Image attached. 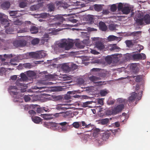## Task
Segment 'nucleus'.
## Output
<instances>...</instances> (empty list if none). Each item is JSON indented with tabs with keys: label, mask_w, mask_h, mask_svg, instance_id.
Instances as JSON below:
<instances>
[{
	"label": "nucleus",
	"mask_w": 150,
	"mask_h": 150,
	"mask_svg": "<svg viewBox=\"0 0 150 150\" xmlns=\"http://www.w3.org/2000/svg\"><path fill=\"white\" fill-rule=\"evenodd\" d=\"M40 42V40L38 38H35L33 39L31 41V43L33 45H35L38 44Z\"/></svg>",
	"instance_id": "nucleus-42"
},
{
	"label": "nucleus",
	"mask_w": 150,
	"mask_h": 150,
	"mask_svg": "<svg viewBox=\"0 0 150 150\" xmlns=\"http://www.w3.org/2000/svg\"><path fill=\"white\" fill-rule=\"evenodd\" d=\"M84 81L83 79L79 78L77 80V83L78 84L82 85L84 83Z\"/></svg>",
	"instance_id": "nucleus-45"
},
{
	"label": "nucleus",
	"mask_w": 150,
	"mask_h": 150,
	"mask_svg": "<svg viewBox=\"0 0 150 150\" xmlns=\"http://www.w3.org/2000/svg\"><path fill=\"white\" fill-rule=\"evenodd\" d=\"M31 118L32 121L36 123H39L42 121V119L38 116H32Z\"/></svg>",
	"instance_id": "nucleus-21"
},
{
	"label": "nucleus",
	"mask_w": 150,
	"mask_h": 150,
	"mask_svg": "<svg viewBox=\"0 0 150 150\" xmlns=\"http://www.w3.org/2000/svg\"><path fill=\"white\" fill-rule=\"evenodd\" d=\"M17 90L18 89L17 87L15 86H10L8 89V90L10 94L11 95L15 97H16V96H14L18 94V93L17 92Z\"/></svg>",
	"instance_id": "nucleus-7"
},
{
	"label": "nucleus",
	"mask_w": 150,
	"mask_h": 150,
	"mask_svg": "<svg viewBox=\"0 0 150 150\" xmlns=\"http://www.w3.org/2000/svg\"><path fill=\"white\" fill-rule=\"evenodd\" d=\"M48 6V8L50 11H52L54 10V6L53 4H49Z\"/></svg>",
	"instance_id": "nucleus-43"
},
{
	"label": "nucleus",
	"mask_w": 150,
	"mask_h": 150,
	"mask_svg": "<svg viewBox=\"0 0 150 150\" xmlns=\"http://www.w3.org/2000/svg\"><path fill=\"white\" fill-rule=\"evenodd\" d=\"M130 69L133 72L136 71L138 69L137 65L136 63L132 64L130 67Z\"/></svg>",
	"instance_id": "nucleus-25"
},
{
	"label": "nucleus",
	"mask_w": 150,
	"mask_h": 150,
	"mask_svg": "<svg viewBox=\"0 0 150 150\" xmlns=\"http://www.w3.org/2000/svg\"><path fill=\"white\" fill-rule=\"evenodd\" d=\"M134 19H150V16L149 14L144 15L142 12L140 11H138L135 13H132L131 16H134Z\"/></svg>",
	"instance_id": "nucleus-1"
},
{
	"label": "nucleus",
	"mask_w": 150,
	"mask_h": 150,
	"mask_svg": "<svg viewBox=\"0 0 150 150\" xmlns=\"http://www.w3.org/2000/svg\"><path fill=\"white\" fill-rule=\"evenodd\" d=\"M117 101L119 103H125L127 102V100L122 98H118L117 100Z\"/></svg>",
	"instance_id": "nucleus-46"
},
{
	"label": "nucleus",
	"mask_w": 150,
	"mask_h": 150,
	"mask_svg": "<svg viewBox=\"0 0 150 150\" xmlns=\"http://www.w3.org/2000/svg\"><path fill=\"white\" fill-rule=\"evenodd\" d=\"M135 77V81L137 82H139L142 80V75H139L137 76L132 75L129 76L130 78H134Z\"/></svg>",
	"instance_id": "nucleus-22"
},
{
	"label": "nucleus",
	"mask_w": 150,
	"mask_h": 150,
	"mask_svg": "<svg viewBox=\"0 0 150 150\" xmlns=\"http://www.w3.org/2000/svg\"><path fill=\"white\" fill-rule=\"evenodd\" d=\"M22 21H19V19H17L16 21L14 22V24L15 25H20L22 24Z\"/></svg>",
	"instance_id": "nucleus-51"
},
{
	"label": "nucleus",
	"mask_w": 150,
	"mask_h": 150,
	"mask_svg": "<svg viewBox=\"0 0 150 150\" xmlns=\"http://www.w3.org/2000/svg\"><path fill=\"white\" fill-rule=\"evenodd\" d=\"M77 18L76 16L75 15L64 14L58 15L55 19H73Z\"/></svg>",
	"instance_id": "nucleus-6"
},
{
	"label": "nucleus",
	"mask_w": 150,
	"mask_h": 150,
	"mask_svg": "<svg viewBox=\"0 0 150 150\" xmlns=\"http://www.w3.org/2000/svg\"><path fill=\"white\" fill-rule=\"evenodd\" d=\"M27 76L29 77H33L35 76V73L32 71H28L27 72Z\"/></svg>",
	"instance_id": "nucleus-35"
},
{
	"label": "nucleus",
	"mask_w": 150,
	"mask_h": 150,
	"mask_svg": "<svg viewBox=\"0 0 150 150\" xmlns=\"http://www.w3.org/2000/svg\"><path fill=\"white\" fill-rule=\"evenodd\" d=\"M36 111L38 113H40L43 112V110L42 108H37Z\"/></svg>",
	"instance_id": "nucleus-60"
},
{
	"label": "nucleus",
	"mask_w": 150,
	"mask_h": 150,
	"mask_svg": "<svg viewBox=\"0 0 150 150\" xmlns=\"http://www.w3.org/2000/svg\"><path fill=\"white\" fill-rule=\"evenodd\" d=\"M24 99L26 102H28L30 100V97L26 95H25L24 96Z\"/></svg>",
	"instance_id": "nucleus-56"
},
{
	"label": "nucleus",
	"mask_w": 150,
	"mask_h": 150,
	"mask_svg": "<svg viewBox=\"0 0 150 150\" xmlns=\"http://www.w3.org/2000/svg\"><path fill=\"white\" fill-rule=\"evenodd\" d=\"M69 64L70 65V67L71 70H75L78 68V66L75 64H73L72 63H69Z\"/></svg>",
	"instance_id": "nucleus-41"
},
{
	"label": "nucleus",
	"mask_w": 150,
	"mask_h": 150,
	"mask_svg": "<svg viewBox=\"0 0 150 150\" xmlns=\"http://www.w3.org/2000/svg\"><path fill=\"white\" fill-rule=\"evenodd\" d=\"M30 31L31 33L36 34L38 32V28L35 26H32L30 29Z\"/></svg>",
	"instance_id": "nucleus-24"
},
{
	"label": "nucleus",
	"mask_w": 150,
	"mask_h": 150,
	"mask_svg": "<svg viewBox=\"0 0 150 150\" xmlns=\"http://www.w3.org/2000/svg\"><path fill=\"white\" fill-rule=\"evenodd\" d=\"M98 103L99 104L103 105V100L102 99H99L98 100Z\"/></svg>",
	"instance_id": "nucleus-63"
},
{
	"label": "nucleus",
	"mask_w": 150,
	"mask_h": 150,
	"mask_svg": "<svg viewBox=\"0 0 150 150\" xmlns=\"http://www.w3.org/2000/svg\"><path fill=\"white\" fill-rule=\"evenodd\" d=\"M24 66L26 68H30L31 67V65L30 63H27L24 64Z\"/></svg>",
	"instance_id": "nucleus-64"
},
{
	"label": "nucleus",
	"mask_w": 150,
	"mask_h": 150,
	"mask_svg": "<svg viewBox=\"0 0 150 150\" xmlns=\"http://www.w3.org/2000/svg\"><path fill=\"white\" fill-rule=\"evenodd\" d=\"M40 6L41 5H40V4H35L31 6H30V8L31 10L33 11H35L38 10L40 8Z\"/></svg>",
	"instance_id": "nucleus-26"
},
{
	"label": "nucleus",
	"mask_w": 150,
	"mask_h": 150,
	"mask_svg": "<svg viewBox=\"0 0 150 150\" xmlns=\"http://www.w3.org/2000/svg\"><path fill=\"white\" fill-rule=\"evenodd\" d=\"M80 122H74L72 124V125L74 128L78 129L80 127Z\"/></svg>",
	"instance_id": "nucleus-39"
},
{
	"label": "nucleus",
	"mask_w": 150,
	"mask_h": 150,
	"mask_svg": "<svg viewBox=\"0 0 150 150\" xmlns=\"http://www.w3.org/2000/svg\"><path fill=\"white\" fill-rule=\"evenodd\" d=\"M81 25L80 23H77L76 24L74 25V24H66V25H67L68 26L70 27H76L79 25Z\"/></svg>",
	"instance_id": "nucleus-58"
},
{
	"label": "nucleus",
	"mask_w": 150,
	"mask_h": 150,
	"mask_svg": "<svg viewBox=\"0 0 150 150\" xmlns=\"http://www.w3.org/2000/svg\"><path fill=\"white\" fill-rule=\"evenodd\" d=\"M110 135L111 133L109 132H105L101 135V139L103 141H106L109 138Z\"/></svg>",
	"instance_id": "nucleus-15"
},
{
	"label": "nucleus",
	"mask_w": 150,
	"mask_h": 150,
	"mask_svg": "<svg viewBox=\"0 0 150 150\" xmlns=\"http://www.w3.org/2000/svg\"><path fill=\"white\" fill-rule=\"evenodd\" d=\"M94 9L95 11L99 12L102 10V7L101 5L96 4L94 5Z\"/></svg>",
	"instance_id": "nucleus-27"
},
{
	"label": "nucleus",
	"mask_w": 150,
	"mask_h": 150,
	"mask_svg": "<svg viewBox=\"0 0 150 150\" xmlns=\"http://www.w3.org/2000/svg\"><path fill=\"white\" fill-rule=\"evenodd\" d=\"M126 45L128 47H130L133 45V42L132 40H127L125 41Z\"/></svg>",
	"instance_id": "nucleus-48"
},
{
	"label": "nucleus",
	"mask_w": 150,
	"mask_h": 150,
	"mask_svg": "<svg viewBox=\"0 0 150 150\" xmlns=\"http://www.w3.org/2000/svg\"><path fill=\"white\" fill-rule=\"evenodd\" d=\"M48 15L47 13H41L40 15V16L42 18H47V16Z\"/></svg>",
	"instance_id": "nucleus-55"
},
{
	"label": "nucleus",
	"mask_w": 150,
	"mask_h": 150,
	"mask_svg": "<svg viewBox=\"0 0 150 150\" xmlns=\"http://www.w3.org/2000/svg\"><path fill=\"white\" fill-rule=\"evenodd\" d=\"M76 45L78 47L80 48H83L85 47V45L82 44L81 43H77L76 44Z\"/></svg>",
	"instance_id": "nucleus-49"
},
{
	"label": "nucleus",
	"mask_w": 150,
	"mask_h": 150,
	"mask_svg": "<svg viewBox=\"0 0 150 150\" xmlns=\"http://www.w3.org/2000/svg\"><path fill=\"white\" fill-rule=\"evenodd\" d=\"M108 39L109 41H110L116 40H117L118 37L113 35H110L108 37Z\"/></svg>",
	"instance_id": "nucleus-31"
},
{
	"label": "nucleus",
	"mask_w": 150,
	"mask_h": 150,
	"mask_svg": "<svg viewBox=\"0 0 150 150\" xmlns=\"http://www.w3.org/2000/svg\"><path fill=\"white\" fill-rule=\"evenodd\" d=\"M109 121V119L106 118L101 120L99 122V123L102 125H106L108 122Z\"/></svg>",
	"instance_id": "nucleus-29"
},
{
	"label": "nucleus",
	"mask_w": 150,
	"mask_h": 150,
	"mask_svg": "<svg viewBox=\"0 0 150 150\" xmlns=\"http://www.w3.org/2000/svg\"><path fill=\"white\" fill-rule=\"evenodd\" d=\"M82 125L83 127H81V126L80 127V129H83L84 128H90V129L88 130L86 132H91L92 130V129L93 128V126L91 124V123H90L88 124L87 125L84 121H82L81 122Z\"/></svg>",
	"instance_id": "nucleus-10"
},
{
	"label": "nucleus",
	"mask_w": 150,
	"mask_h": 150,
	"mask_svg": "<svg viewBox=\"0 0 150 150\" xmlns=\"http://www.w3.org/2000/svg\"><path fill=\"white\" fill-rule=\"evenodd\" d=\"M135 22L134 25L137 28H140V26L150 24V19H134Z\"/></svg>",
	"instance_id": "nucleus-2"
},
{
	"label": "nucleus",
	"mask_w": 150,
	"mask_h": 150,
	"mask_svg": "<svg viewBox=\"0 0 150 150\" xmlns=\"http://www.w3.org/2000/svg\"><path fill=\"white\" fill-rule=\"evenodd\" d=\"M73 46L72 43L71 42H69L68 43H67V45L65 47L66 50H68L71 48Z\"/></svg>",
	"instance_id": "nucleus-34"
},
{
	"label": "nucleus",
	"mask_w": 150,
	"mask_h": 150,
	"mask_svg": "<svg viewBox=\"0 0 150 150\" xmlns=\"http://www.w3.org/2000/svg\"><path fill=\"white\" fill-rule=\"evenodd\" d=\"M76 92L75 91H69L67 92V93L68 94H69V96L71 97H74V98H78L79 97V96L78 95H75L74 96H72V94H74Z\"/></svg>",
	"instance_id": "nucleus-37"
},
{
	"label": "nucleus",
	"mask_w": 150,
	"mask_h": 150,
	"mask_svg": "<svg viewBox=\"0 0 150 150\" xmlns=\"http://www.w3.org/2000/svg\"><path fill=\"white\" fill-rule=\"evenodd\" d=\"M131 57L134 60L144 59L146 58L145 54L143 53L132 54V56Z\"/></svg>",
	"instance_id": "nucleus-8"
},
{
	"label": "nucleus",
	"mask_w": 150,
	"mask_h": 150,
	"mask_svg": "<svg viewBox=\"0 0 150 150\" xmlns=\"http://www.w3.org/2000/svg\"><path fill=\"white\" fill-rule=\"evenodd\" d=\"M29 113L31 115H34L36 113V112L33 110H30L28 111Z\"/></svg>",
	"instance_id": "nucleus-62"
},
{
	"label": "nucleus",
	"mask_w": 150,
	"mask_h": 150,
	"mask_svg": "<svg viewBox=\"0 0 150 150\" xmlns=\"http://www.w3.org/2000/svg\"><path fill=\"white\" fill-rule=\"evenodd\" d=\"M123 104H121L117 105L111 110V112L112 115H116L121 112L124 108Z\"/></svg>",
	"instance_id": "nucleus-4"
},
{
	"label": "nucleus",
	"mask_w": 150,
	"mask_h": 150,
	"mask_svg": "<svg viewBox=\"0 0 150 150\" xmlns=\"http://www.w3.org/2000/svg\"><path fill=\"white\" fill-rule=\"evenodd\" d=\"M28 1V0H20L19 2V6L21 8H24L26 7Z\"/></svg>",
	"instance_id": "nucleus-14"
},
{
	"label": "nucleus",
	"mask_w": 150,
	"mask_h": 150,
	"mask_svg": "<svg viewBox=\"0 0 150 150\" xmlns=\"http://www.w3.org/2000/svg\"><path fill=\"white\" fill-rule=\"evenodd\" d=\"M62 68L64 70L67 71H69L71 70L70 65L69 64V63L64 64L62 65Z\"/></svg>",
	"instance_id": "nucleus-19"
},
{
	"label": "nucleus",
	"mask_w": 150,
	"mask_h": 150,
	"mask_svg": "<svg viewBox=\"0 0 150 150\" xmlns=\"http://www.w3.org/2000/svg\"><path fill=\"white\" fill-rule=\"evenodd\" d=\"M14 46L18 47H23L25 46L26 44V41L23 38L14 41L13 42Z\"/></svg>",
	"instance_id": "nucleus-3"
},
{
	"label": "nucleus",
	"mask_w": 150,
	"mask_h": 150,
	"mask_svg": "<svg viewBox=\"0 0 150 150\" xmlns=\"http://www.w3.org/2000/svg\"><path fill=\"white\" fill-rule=\"evenodd\" d=\"M132 56V54H128L126 56V59L127 60H130L133 59V58L131 56Z\"/></svg>",
	"instance_id": "nucleus-50"
},
{
	"label": "nucleus",
	"mask_w": 150,
	"mask_h": 150,
	"mask_svg": "<svg viewBox=\"0 0 150 150\" xmlns=\"http://www.w3.org/2000/svg\"><path fill=\"white\" fill-rule=\"evenodd\" d=\"M91 53L95 55L98 54L100 53L99 52L94 50H91Z\"/></svg>",
	"instance_id": "nucleus-61"
},
{
	"label": "nucleus",
	"mask_w": 150,
	"mask_h": 150,
	"mask_svg": "<svg viewBox=\"0 0 150 150\" xmlns=\"http://www.w3.org/2000/svg\"><path fill=\"white\" fill-rule=\"evenodd\" d=\"M54 116V115H53L52 114H41V117L43 118L44 120H46L52 119L53 118V117Z\"/></svg>",
	"instance_id": "nucleus-11"
},
{
	"label": "nucleus",
	"mask_w": 150,
	"mask_h": 150,
	"mask_svg": "<svg viewBox=\"0 0 150 150\" xmlns=\"http://www.w3.org/2000/svg\"><path fill=\"white\" fill-rule=\"evenodd\" d=\"M18 57H16L10 60V63L11 65H17L18 64L16 63V62L18 61Z\"/></svg>",
	"instance_id": "nucleus-28"
},
{
	"label": "nucleus",
	"mask_w": 150,
	"mask_h": 150,
	"mask_svg": "<svg viewBox=\"0 0 150 150\" xmlns=\"http://www.w3.org/2000/svg\"><path fill=\"white\" fill-rule=\"evenodd\" d=\"M100 94L102 96H105L107 94V92L104 90H102L100 91Z\"/></svg>",
	"instance_id": "nucleus-54"
},
{
	"label": "nucleus",
	"mask_w": 150,
	"mask_h": 150,
	"mask_svg": "<svg viewBox=\"0 0 150 150\" xmlns=\"http://www.w3.org/2000/svg\"><path fill=\"white\" fill-rule=\"evenodd\" d=\"M10 3L8 1H5L1 5L2 8L4 9H7L10 6Z\"/></svg>",
	"instance_id": "nucleus-18"
},
{
	"label": "nucleus",
	"mask_w": 150,
	"mask_h": 150,
	"mask_svg": "<svg viewBox=\"0 0 150 150\" xmlns=\"http://www.w3.org/2000/svg\"><path fill=\"white\" fill-rule=\"evenodd\" d=\"M21 79L17 80L16 82V85L18 86H20L21 87L24 86L23 83L21 82L22 81H25L27 80L28 78L26 75L24 73H21Z\"/></svg>",
	"instance_id": "nucleus-5"
},
{
	"label": "nucleus",
	"mask_w": 150,
	"mask_h": 150,
	"mask_svg": "<svg viewBox=\"0 0 150 150\" xmlns=\"http://www.w3.org/2000/svg\"><path fill=\"white\" fill-rule=\"evenodd\" d=\"M137 97V93L135 92H132L130 96L128 99V101L130 103L133 102L135 99Z\"/></svg>",
	"instance_id": "nucleus-13"
},
{
	"label": "nucleus",
	"mask_w": 150,
	"mask_h": 150,
	"mask_svg": "<svg viewBox=\"0 0 150 150\" xmlns=\"http://www.w3.org/2000/svg\"><path fill=\"white\" fill-rule=\"evenodd\" d=\"M10 16H14L13 17L14 18H16L18 16L17 14V11H11L9 12Z\"/></svg>",
	"instance_id": "nucleus-40"
},
{
	"label": "nucleus",
	"mask_w": 150,
	"mask_h": 150,
	"mask_svg": "<svg viewBox=\"0 0 150 150\" xmlns=\"http://www.w3.org/2000/svg\"><path fill=\"white\" fill-rule=\"evenodd\" d=\"M112 57L110 56H108L105 58V61L108 64L111 63L112 62Z\"/></svg>",
	"instance_id": "nucleus-38"
},
{
	"label": "nucleus",
	"mask_w": 150,
	"mask_h": 150,
	"mask_svg": "<svg viewBox=\"0 0 150 150\" xmlns=\"http://www.w3.org/2000/svg\"><path fill=\"white\" fill-rule=\"evenodd\" d=\"M37 53L34 52L28 53L24 55V57L26 59L30 58H37Z\"/></svg>",
	"instance_id": "nucleus-12"
},
{
	"label": "nucleus",
	"mask_w": 150,
	"mask_h": 150,
	"mask_svg": "<svg viewBox=\"0 0 150 150\" xmlns=\"http://www.w3.org/2000/svg\"><path fill=\"white\" fill-rule=\"evenodd\" d=\"M67 42H64L60 43L58 46L60 48H63L64 47L65 48Z\"/></svg>",
	"instance_id": "nucleus-47"
},
{
	"label": "nucleus",
	"mask_w": 150,
	"mask_h": 150,
	"mask_svg": "<svg viewBox=\"0 0 150 150\" xmlns=\"http://www.w3.org/2000/svg\"><path fill=\"white\" fill-rule=\"evenodd\" d=\"M100 132V130L98 129H96L94 130L93 135H96L98 134Z\"/></svg>",
	"instance_id": "nucleus-57"
},
{
	"label": "nucleus",
	"mask_w": 150,
	"mask_h": 150,
	"mask_svg": "<svg viewBox=\"0 0 150 150\" xmlns=\"http://www.w3.org/2000/svg\"><path fill=\"white\" fill-rule=\"evenodd\" d=\"M99 28L103 31H105L107 29V26L104 22L102 21H100L99 23Z\"/></svg>",
	"instance_id": "nucleus-16"
},
{
	"label": "nucleus",
	"mask_w": 150,
	"mask_h": 150,
	"mask_svg": "<svg viewBox=\"0 0 150 150\" xmlns=\"http://www.w3.org/2000/svg\"><path fill=\"white\" fill-rule=\"evenodd\" d=\"M141 31H134L131 33L130 35L134 37L137 38L139 36V35L141 33Z\"/></svg>",
	"instance_id": "nucleus-36"
},
{
	"label": "nucleus",
	"mask_w": 150,
	"mask_h": 150,
	"mask_svg": "<svg viewBox=\"0 0 150 150\" xmlns=\"http://www.w3.org/2000/svg\"><path fill=\"white\" fill-rule=\"evenodd\" d=\"M117 26V25L113 23H110L109 25V28L111 30H114L116 29V27Z\"/></svg>",
	"instance_id": "nucleus-30"
},
{
	"label": "nucleus",
	"mask_w": 150,
	"mask_h": 150,
	"mask_svg": "<svg viewBox=\"0 0 150 150\" xmlns=\"http://www.w3.org/2000/svg\"><path fill=\"white\" fill-rule=\"evenodd\" d=\"M130 10L131 8L129 7L125 6L123 8L122 11L124 14H127L130 12Z\"/></svg>",
	"instance_id": "nucleus-23"
},
{
	"label": "nucleus",
	"mask_w": 150,
	"mask_h": 150,
	"mask_svg": "<svg viewBox=\"0 0 150 150\" xmlns=\"http://www.w3.org/2000/svg\"><path fill=\"white\" fill-rule=\"evenodd\" d=\"M89 79L93 83H96L97 81L101 79V78L95 76H92L89 77Z\"/></svg>",
	"instance_id": "nucleus-20"
},
{
	"label": "nucleus",
	"mask_w": 150,
	"mask_h": 150,
	"mask_svg": "<svg viewBox=\"0 0 150 150\" xmlns=\"http://www.w3.org/2000/svg\"><path fill=\"white\" fill-rule=\"evenodd\" d=\"M8 19H0L1 20V22L2 24L5 25V26H8L9 25L10 23L8 22Z\"/></svg>",
	"instance_id": "nucleus-33"
},
{
	"label": "nucleus",
	"mask_w": 150,
	"mask_h": 150,
	"mask_svg": "<svg viewBox=\"0 0 150 150\" xmlns=\"http://www.w3.org/2000/svg\"><path fill=\"white\" fill-rule=\"evenodd\" d=\"M13 57L11 54H4L3 55H0V61L3 62L6 60L5 58H9Z\"/></svg>",
	"instance_id": "nucleus-17"
},
{
	"label": "nucleus",
	"mask_w": 150,
	"mask_h": 150,
	"mask_svg": "<svg viewBox=\"0 0 150 150\" xmlns=\"http://www.w3.org/2000/svg\"><path fill=\"white\" fill-rule=\"evenodd\" d=\"M117 9V7L115 4H113L110 7L111 11L112 12L115 11Z\"/></svg>",
	"instance_id": "nucleus-44"
},
{
	"label": "nucleus",
	"mask_w": 150,
	"mask_h": 150,
	"mask_svg": "<svg viewBox=\"0 0 150 150\" xmlns=\"http://www.w3.org/2000/svg\"><path fill=\"white\" fill-rule=\"evenodd\" d=\"M95 47L98 50H103L105 48V45L102 42L98 41L95 43Z\"/></svg>",
	"instance_id": "nucleus-9"
},
{
	"label": "nucleus",
	"mask_w": 150,
	"mask_h": 150,
	"mask_svg": "<svg viewBox=\"0 0 150 150\" xmlns=\"http://www.w3.org/2000/svg\"><path fill=\"white\" fill-rule=\"evenodd\" d=\"M91 103L90 101H87L84 103H83L82 104V106L84 108H86L88 106V105Z\"/></svg>",
	"instance_id": "nucleus-53"
},
{
	"label": "nucleus",
	"mask_w": 150,
	"mask_h": 150,
	"mask_svg": "<svg viewBox=\"0 0 150 150\" xmlns=\"http://www.w3.org/2000/svg\"><path fill=\"white\" fill-rule=\"evenodd\" d=\"M123 4L122 3H119L118 5L117 8L118 10L119 11H122L123 8Z\"/></svg>",
	"instance_id": "nucleus-52"
},
{
	"label": "nucleus",
	"mask_w": 150,
	"mask_h": 150,
	"mask_svg": "<svg viewBox=\"0 0 150 150\" xmlns=\"http://www.w3.org/2000/svg\"><path fill=\"white\" fill-rule=\"evenodd\" d=\"M96 83H97L98 86H101L102 85H105L106 83L104 81H97Z\"/></svg>",
	"instance_id": "nucleus-59"
},
{
	"label": "nucleus",
	"mask_w": 150,
	"mask_h": 150,
	"mask_svg": "<svg viewBox=\"0 0 150 150\" xmlns=\"http://www.w3.org/2000/svg\"><path fill=\"white\" fill-rule=\"evenodd\" d=\"M46 54L43 52L37 53V58L40 59L43 58L45 57Z\"/></svg>",
	"instance_id": "nucleus-32"
}]
</instances>
